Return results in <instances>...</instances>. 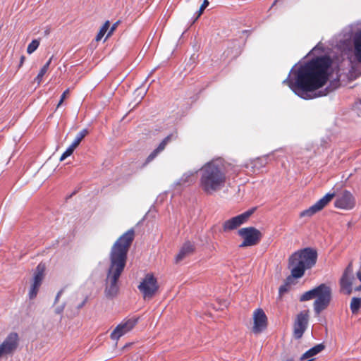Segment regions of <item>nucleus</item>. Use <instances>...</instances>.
I'll return each instance as SVG.
<instances>
[{"instance_id":"1","label":"nucleus","mask_w":361,"mask_h":361,"mask_svg":"<svg viewBox=\"0 0 361 361\" xmlns=\"http://www.w3.org/2000/svg\"><path fill=\"white\" fill-rule=\"evenodd\" d=\"M331 64V59L327 55L314 57L297 69H295V63L283 84L305 100L326 96L341 85L342 75H339L327 87L320 90L329 80Z\"/></svg>"},{"instance_id":"2","label":"nucleus","mask_w":361,"mask_h":361,"mask_svg":"<svg viewBox=\"0 0 361 361\" xmlns=\"http://www.w3.org/2000/svg\"><path fill=\"white\" fill-rule=\"evenodd\" d=\"M134 233L133 228L129 229L118 238L111 248L110 264L104 287V295L109 300L114 299L118 293V280L126 267L128 252L134 240Z\"/></svg>"},{"instance_id":"3","label":"nucleus","mask_w":361,"mask_h":361,"mask_svg":"<svg viewBox=\"0 0 361 361\" xmlns=\"http://www.w3.org/2000/svg\"><path fill=\"white\" fill-rule=\"evenodd\" d=\"M200 187L207 194L221 190L226 183L225 169L216 161L207 162L200 169Z\"/></svg>"},{"instance_id":"4","label":"nucleus","mask_w":361,"mask_h":361,"mask_svg":"<svg viewBox=\"0 0 361 361\" xmlns=\"http://www.w3.org/2000/svg\"><path fill=\"white\" fill-rule=\"evenodd\" d=\"M331 44L344 51L353 48L355 59L361 63V23L356 22L345 27L334 37Z\"/></svg>"},{"instance_id":"5","label":"nucleus","mask_w":361,"mask_h":361,"mask_svg":"<svg viewBox=\"0 0 361 361\" xmlns=\"http://www.w3.org/2000/svg\"><path fill=\"white\" fill-rule=\"evenodd\" d=\"M318 253L315 248L307 247L294 252L288 259V269L295 279H300L307 269L317 263Z\"/></svg>"},{"instance_id":"6","label":"nucleus","mask_w":361,"mask_h":361,"mask_svg":"<svg viewBox=\"0 0 361 361\" xmlns=\"http://www.w3.org/2000/svg\"><path fill=\"white\" fill-rule=\"evenodd\" d=\"M332 291L329 286L321 283L314 288L306 291L300 297V302H305L315 298L313 303L315 314H319L330 304Z\"/></svg>"},{"instance_id":"7","label":"nucleus","mask_w":361,"mask_h":361,"mask_svg":"<svg viewBox=\"0 0 361 361\" xmlns=\"http://www.w3.org/2000/svg\"><path fill=\"white\" fill-rule=\"evenodd\" d=\"M238 234L243 238V241L239 245L240 247L256 245L262 238L261 231L253 226L242 228L238 231Z\"/></svg>"},{"instance_id":"8","label":"nucleus","mask_w":361,"mask_h":361,"mask_svg":"<svg viewBox=\"0 0 361 361\" xmlns=\"http://www.w3.org/2000/svg\"><path fill=\"white\" fill-rule=\"evenodd\" d=\"M256 210L257 207H253L243 213L225 221L222 226L223 231L228 232L236 229L247 222Z\"/></svg>"},{"instance_id":"9","label":"nucleus","mask_w":361,"mask_h":361,"mask_svg":"<svg viewBox=\"0 0 361 361\" xmlns=\"http://www.w3.org/2000/svg\"><path fill=\"white\" fill-rule=\"evenodd\" d=\"M137 288L145 299L152 298L159 288L157 279L152 274H146Z\"/></svg>"},{"instance_id":"10","label":"nucleus","mask_w":361,"mask_h":361,"mask_svg":"<svg viewBox=\"0 0 361 361\" xmlns=\"http://www.w3.org/2000/svg\"><path fill=\"white\" fill-rule=\"evenodd\" d=\"M20 338L17 333H10L0 344V358L13 355L18 348Z\"/></svg>"},{"instance_id":"11","label":"nucleus","mask_w":361,"mask_h":361,"mask_svg":"<svg viewBox=\"0 0 361 361\" xmlns=\"http://www.w3.org/2000/svg\"><path fill=\"white\" fill-rule=\"evenodd\" d=\"M355 278L353 273V263L350 262L344 269V271L339 280L341 291L346 295H350L353 292V283Z\"/></svg>"},{"instance_id":"12","label":"nucleus","mask_w":361,"mask_h":361,"mask_svg":"<svg viewBox=\"0 0 361 361\" xmlns=\"http://www.w3.org/2000/svg\"><path fill=\"white\" fill-rule=\"evenodd\" d=\"M309 322L308 310H303L299 312L293 323V336L295 339L302 337L306 331Z\"/></svg>"},{"instance_id":"13","label":"nucleus","mask_w":361,"mask_h":361,"mask_svg":"<svg viewBox=\"0 0 361 361\" xmlns=\"http://www.w3.org/2000/svg\"><path fill=\"white\" fill-rule=\"evenodd\" d=\"M355 204L354 195L349 190H344L337 195L334 207L338 209L351 210L355 207Z\"/></svg>"},{"instance_id":"14","label":"nucleus","mask_w":361,"mask_h":361,"mask_svg":"<svg viewBox=\"0 0 361 361\" xmlns=\"http://www.w3.org/2000/svg\"><path fill=\"white\" fill-rule=\"evenodd\" d=\"M254 326L252 331L255 334L262 332L267 327V317L261 308L257 309L253 314Z\"/></svg>"},{"instance_id":"15","label":"nucleus","mask_w":361,"mask_h":361,"mask_svg":"<svg viewBox=\"0 0 361 361\" xmlns=\"http://www.w3.org/2000/svg\"><path fill=\"white\" fill-rule=\"evenodd\" d=\"M282 152V149H279L262 157L257 158L253 162L254 167L257 168L258 169L264 167L269 160L272 159H277L279 157L282 156L281 154H279V153Z\"/></svg>"},{"instance_id":"16","label":"nucleus","mask_w":361,"mask_h":361,"mask_svg":"<svg viewBox=\"0 0 361 361\" xmlns=\"http://www.w3.org/2000/svg\"><path fill=\"white\" fill-rule=\"evenodd\" d=\"M195 250V243L190 240L185 241L181 246L178 253L176 256V262H178L188 256L192 255Z\"/></svg>"},{"instance_id":"17","label":"nucleus","mask_w":361,"mask_h":361,"mask_svg":"<svg viewBox=\"0 0 361 361\" xmlns=\"http://www.w3.org/2000/svg\"><path fill=\"white\" fill-rule=\"evenodd\" d=\"M197 170L188 171L183 174V176L177 180L173 185L180 186V188L190 185L194 183V176L197 173Z\"/></svg>"},{"instance_id":"18","label":"nucleus","mask_w":361,"mask_h":361,"mask_svg":"<svg viewBox=\"0 0 361 361\" xmlns=\"http://www.w3.org/2000/svg\"><path fill=\"white\" fill-rule=\"evenodd\" d=\"M325 348L323 343L315 345L309 350H307L300 357L301 360L310 358L321 353Z\"/></svg>"},{"instance_id":"19","label":"nucleus","mask_w":361,"mask_h":361,"mask_svg":"<svg viewBox=\"0 0 361 361\" xmlns=\"http://www.w3.org/2000/svg\"><path fill=\"white\" fill-rule=\"evenodd\" d=\"M336 196L335 192H328L323 197L319 199L314 205L318 209L319 211H321L324 209Z\"/></svg>"},{"instance_id":"20","label":"nucleus","mask_w":361,"mask_h":361,"mask_svg":"<svg viewBox=\"0 0 361 361\" xmlns=\"http://www.w3.org/2000/svg\"><path fill=\"white\" fill-rule=\"evenodd\" d=\"M45 270H46L45 264L43 263L39 264L35 269V273H34V276H33L32 281L42 284V281L44 278Z\"/></svg>"},{"instance_id":"21","label":"nucleus","mask_w":361,"mask_h":361,"mask_svg":"<svg viewBox=\"0 0 361 361\" xmlns=\"http://www.w3.org/2000/svg\"><path fill=\"white\" fill-rule=\"evenodd\" d=\"M87 133V129H82L76 135L73 142L69 145V157L73 154L74 149L76 148L81 140L85 137Z\"/></svg>"},{"instance_id":"22","label":"nucleus","mask_w":361,"mask_h":361,"mask_svg":"<svg viewBox=\"0 0 361 361\" xmlns=\"http://www.w3.org/2000/svg\"><path fill=\"white\" fill-rule=\"evenodd\" d=\"M63 292H64V289L61 290L57 293L56 298H55V302H54V304L56 306L55 311L58 314H61L63 311L64 307H65V300L60 302V298H61V295L63 293Z\"/></svg>"},{"instance_id":"23","label":"nucleus","mask_w":361,"mask_h":361,"mask_svg":"<svg viewBox=\"0 0 361 361\" xmlns=\"http://www.w3.org/2000/svg\"><path fill=\"white\" fill-rule=\"evenodd\" d=\"M361 308V298L353 297L350 303V309L353 314L358 313Z\"/></svg>"},{"instance_id":"24","label":"nucleus","mask_w":361,"mask_h":361,"mask_svg":"<svg viewBox=\"0 0 361 361\" xmlns=\"http://www.w3.org/2000/svg\"><path fill=\"white\" fill-rule=\"evenodd\" d=\"M87 300H88V297L86 296L81 302L75 305L74 308H73V305H72L71 309L69 310V316L70 315L75 316V315L78 314L80 310L83 307V306L87 302Z\"/></svg>"},{"instance_id":"25","label":"nucleus","mask_w":361,"mask_h":361,"mask_svg":"<svg viewBox=\"0 0 361 361\" xmlns=\"http://www.w3.org/2000/svg\"><path fill=\"white\" fill-rule=\"evenodd\" d=\"M51 63V59H49L41 68L39 73L35 79V82H36L38 85H39L42 80L43 76L46 74L48 71L49 66Z\"/></svg>"},{"instance_id":"26","label":"nucleus","mask_w":361,"mask_h":361,"mask_svg":"<svg viewBox=\"0 0 361 361\" xmlns=\"http://www.w3.org/2000/svg\"><path fill=\"white\" fill-rule=\"evenodd\" d=\"M109 27H110V22L109 20H106L103 24V25L101 27L99 32L96 35L95 40L96 41L101 40L103 38V37L104 36V35L106 34V32H107V30L109 29Z\"/></svg>"},{"instance_id":"27","label":"nucleus","mask_w":361,"mask_h":361,"mask_svg":"<svg viewBox=\"0 0 361 361\" xmlns=\"http://www.w3.org/2000/svg\"><path fill=\"white\" fill-rule=\"evenodd\" d=\"M318 212H319V211L318 210V209L316 207V206L314 204L313 205L310 207L308 209L302 211L300 213V217H301V218L305 217V216L310 217Z\"/></svg>"},{"instance_id":"28","label":"nucleus","mask_w":361,"mask_h":361,"mask_svg":"<svg viewBox=\"0 0 361 361\" xmlns=\"http://www.w3.org/2000/svg\"><path fill=\"white\" fill-rule=\"evenodd\" d=\"M41 285L42 284L32 281L31 286H30V289L29 291V298L30 300H32L35 298H36Z\"/></svg>"},{"instance_id":"29","label":"nucleus","mask_w":361,"mask_h":361,"mask_svg":"<svg viewBox=\"0 0 361 361\" xmlns=\"http://www.w3.org/2000/svg\"><path fill=\"white\" fill-rule=\"evenodd\" d=\"M176 135L171 133L169 135H167L166 137H164L162 141L159 143V145H158V147H157V149L161 152V151H163L165 148V147L166 146V145L173 139V138H176Z\"/></svg>"},{"instance_id":"30","label":"nucleus","mask_w":361,"mask_h":361,"mask_svg":"<svg viewBox=\"0 0 361 361\" xmlns=\"http://www.w3.org/2000/svg\"><path fill=\"white\" fill-rule=\"evenodd\" d=\"M122 326H117L111 334V338L112 340H118L126 332L125 330L121 329Z\"/></svg>"},{"instance_id":"31","label":"nucleus","mask_w":361,"mask_h":361,"mask_svg":"<svg viewBox=\"0 0 361 361\" xmlns=\"http://www.w3.org/2000/svg\"><path fill=\"white\" fill-rule=\"evenodd\" d=\"M122 326H117L111 334V338L112 340H118L126 332L125 330L121 329Z\"/></svg>"},{"instance_id":"32","label":"nucleus","mask_w":361,"mask_h":361,"mask_svg":"<svg viewBox=\"0 0 361 361\" xmlns=\"http://www.w3.org/2000/svg\"><path fill=\"white\" fill-rule=\"evenodd\" d=\"M138 322L137 317H132L123 321L124 325L126 327L127 331H130L137 324Z\"/></svg>"},{"instance_id":"33","label":"nucleus","mask_w":361,"mask_h":361,"mask_svg":"<svg viewBox=\"0 0 361 361\" xmlns=\"http://www.w3.org/2000/svg\"><path fill=\"white\" fill-rule=\"evenodd\" d=\"M39 41L38 39H33L27 46V52L29 54H32L39 47Z\"/></svg>"},{"instance_id":"34","label":"nucleus","mask_w":361,"mask_h":361,"mask_svg":"<svg viewBox=\"0 0 361 361\" xmlns=\"http://www.w3.org/2000/svg\"><path fill=\"white\" fill-rule=\"evenodd\" d=\"M209 1L208 0H204L203 3L202 4L200 9L198 11H197V16L195 17V19L193 20V23H195L202 15L203 11L209 6Z\"/></svg>"},{"instance_id":"35","label":"nucleus","mask_w":361,"mask_h":361,"mask_svg":"<svg viewBox=\"0 0 361 361\" xmlns=\"http://www.w3.org/2000/svg\"><path fill=\"white\" fill-rule=\"evenodd\" d=\"M290 286V282H284V283L282 284L279 288V295H282L287 293L289 290Z\"/></svg>"},{"instance_id":"36","label":"nucleus","mask_w":361,"mask_h":361,"mask_svg":"<svg viewBox=\"0 0 361 361\" xmlns=\"http://www.w3.org/2000/svg\"><path fill=\"white\" fill-rule=\"evenodd\" d=\"M160 152L156 148L155 149H154L151 154L147 157L146 159V163H149L150 161H152L156 157L157 155Z\"/></svg>"},{"instance_id":"37","label":"nucleus","mask_w":361,"mask_h":361,"mask_svg":"<svg viewBox=\"0 0 361 361\" xmlns=\"http://www.w3.org/2000/svg\"><path fill=\"white\" fill-rule=\"evenodd\" d=\"M353 69H354V67H352L351 70L348 73V75H347V78L350 80H353L356 79L360 75H361V72H360L357 74H355V75H353V73L352 71Z\"/></svg>"},{"instance_id":"38","label":"nucleus","mask_w":361,"mask_h":361,"mask_svg":"<svg viewBox=\"0 0 361 361\" xmlns=\"http://www.w3.org/2000/svg\"><path fill=\"white\" fill-rule=\"evenodd\" d=\"M118 23H119V21H117V22L114 23L112 25V26L111 27V28L109 29V32L107 33L106 38L109 37V36H111L113 34L114 30L116 29Z\"/></svg>"},{"instance_id":"39","label":"nucleus","mask_w":361,"mask_h":361,"mask_svg":"<svg viewBox=\"0 0 361 361\" xmlns=\"http://www.w3.org/2000/svg\"><path fill=\"white\" fill-rule=\"evenodd\" d=\"M328 145H329V138H323V139L321 140L320 146L323 149L327 148L328 147Z\"/></svg>"},{"instance_id":"40","label":"nucleus","mask_w":361,"mask_h":361,"mask_svg":"<svg viewBox=\"0 0 361 361\" xmlns=\"http://www.w3.org/2000/svg\"><path fill=\"white\" fill-rule=\"evenodd\" d=\"M320 50L322 51H324V47L322 46H321V44L319 43L317 44L310 52H309V54H311L313 51H314L315 50Z\"/></svg>"},{"instance_id":"41","label":"nucleus","mask_w":361,"mask_h":361,"mask_svg":"<svg viewBox=\"0 0 361 361\" xmlns=\"http://www.w3.org/2000/svg\"><path fill=\"white\" fill-rule=\"evenodd\" d=\"M67 94H68V90H65L63 92V94L61 95V100L59 101V102L58 104V106H59L61 105V104L64 101Z\"/></svg>"},{"instance_id":"42","label":"nucleus","mask_w":361,"mask_h":361,"mask_svg":"<svg viewBox=\"0 0 361 361\" xmlns=\"http://www.w3.org/2000/svg\"><path fill=\"white\" fill-rule=\"evenodd\" d=\"M164 196H165V195H159L156 200V203H158V202L161 203L164 200Z\"/></svg>"},{"instance_id":"43","label":"nucleus","mask_w":361,"mask_h":361,"mask_svg":"<svg viewBox=\"0 0 361 361\" xmlns=\"http://www.w3.org/2000/svg\"><path fill=\"white\" fill-rule=\"evenodd\" d=\"M66 157H68V149H66L63 153V154L61 155V158H60V161H63L65 159H66Z\"/></svg>"},{"instance_id":"44","label":"nucleus","mask_w":361,"mask_h":361,"mask_svg":"<svg viewBox=\"0 0 361 361\" xmlns=\"http://www.w3.org/2000/svg\"><path fill=\"white\" fill-rule=\"evenodd\" d=\"M293 279H295L294 276H293V274L291 273V275L288 276L285 282H290V283H292V281H293Z\"/></svg>"},{"instance_id":"45","label":"nucleus","mask_w":361,"mask_h":361,"mask_svg":"<svg viewBox=\"0 0 361 361\" xmlns=\"http://www.w3.org/2000/svg\"><path fill=\"white\" fill-rule=\"evenodd\" d=\"M118 326H122L121 329L125 330L126 334L129 331H127L126 327L124 325L123 322L120 323Z\"/></svg>"},{"instance_id":"46","label":"nucleus","mask_w":361,"mask_h":361,"mask_svg":"<svg viewBox=\"0 0 361 361\" xmlns=\"http://www.w3.org/2000/svg\"><path fill=\"white\" fill-rule=\"evenodd\" d=\"M357 278L361 282V270L357 272Z\"/></svg>"},{"instance_id":"47","label":"nucleus","mask_w":361,"mask_h":361,"mask_svg":"<svg viewBox=\"0 0 361 361\" xmlns=\"http://www.w3.org/2000/svg\"><path fill=\"white\" fill-rule=\"evenodd\" d=\"M24 60H25V56H22L20 58V66H22L23 62H24Z\"/></svg>"},{"instance_id":"48","label":"nucleus","mask_w":361,"mask_h":361,"mask_svg":"<svg viewBox=\"0 0 361 361\" xmlns=\"http://www.w3.org/2000/svg\"><path fill=\"white\" fill-rule=\"evenodd\" d=\"M355 291H360V290H361V285H360V286H357V287H356V288H355Z\"/></svg>"},{"instance_id":"49","label":"nucleus","mask_w":361,"mask_h":361,"mask_svg":"<svg viewBox=\"0 0 361 361\" xmlns=\"http://www.w3.org/2000/svg\"><path fill=\"white\" fill-rule=\"evenodd\" d=\"M280 1V0H275V1H274V3L272 4L271 7H272V6H274V5H275L278 1Z\"/></svg>"},{"instance_id":"50","label":"nucleus","mask_w":361,"mask_h":361,"mask_svg":"<svg viewBox=\"0 0 361 361\" xmlns=\"http://www.w3.org/2000/svg\"><path fill=\"white\" fill-rule=\"evenodd\" d=\"M49 164V162H46L45 164L42 166V169H45Z\"/></svg>"},{"instance_id":"51","label":"nucleus","mask_w":361,"mask_h":361,"mask_svg":"<svg viewBox=\"0 0 361 361\" xmlns=\"http://www.w3.org/2000/svg\"><path fill=\"white\" fill-rule=\"evenodd\" d=\"M197 13L196 12L194 17L192 18V20H194L195 19V17L197 16ZM192 23H194L193 21H192Z\"/></svg>"},{"instance_id":"52","label":"nucleus","mask_w":361,"mask_h":361,"mask_svg":"<svg viewBox=\"0 0 361 361\" xmlns=\"http://www.w3.org/2000/svg\"><path fill=\"white\" fill-rule=\"evenodd\" d=\"M286 361H294L293 358H288Z\"/></svg>"},{"instance_id":"53","label":"nucleus","mask_w":361,"mask_h":361,"mask_svg":"<svg viewBox=\"0 0 361 361\" xmlns=\"http://www.w3.org/2000/svg\"><path fill=\"white\" fill-rule=\"evenodd\" d=\"M247 32H249V30H243V33H247Z\"/></svg>"},{"instance_id":"54","label":"nucleus","mask_w":361,"mask_h":361,"mask_svg":"<svg viewBox=\"0 0 361 361\" xmlns=\"http://www.w3.org/2000/svg\"><path fill=\"white\" fill-rule=\"evenodd\" d=\"M313 360H314V359H313V358H312V359H310V360H306V361H313Z\"/></svg>"}]
</instances>
